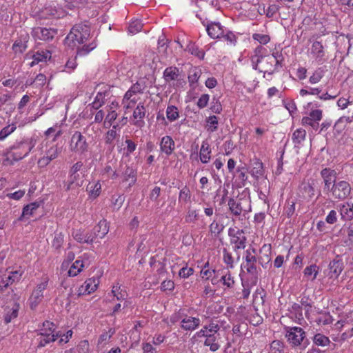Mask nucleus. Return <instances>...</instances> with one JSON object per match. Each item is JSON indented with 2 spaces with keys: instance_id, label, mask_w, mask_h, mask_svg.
<instances>
[{
  "instance_id": "obj_1",
  "label": "nucleus",
  "mask_w": 353,
  "mask_h": 353,
  "mask_svg": "<svg viewBox=\"0 0 353 353\" xmlns=\"http://www.w3.org/2000/svg\"><path fill=\"white\" fill-rule=\"evenodd\" d=\"M90 36V28L82 23L74 26L65 39V43L74 48L86 41Z\"/></svg>"
},
{
  "instance_id": "obj_2",
  "label": "nucleus",
  "mask_w": 353,
  "mask_h": 353,
  "mask_svg": "<svg viewBox=\"0 0 353 353\" xmlns=\"http://www.w3.org/2000/svg\"><path fill=\"white\" fill-rule=\"evenodd\" d=\"M257 248H252L248 249L245 252V263L241 265V268L246 270L249 274L250 283L251 285H256L258 281L259 270L256 265L258 261Z\"/></svg>"
},
{
  "instance_id": "obj_3",
  "label": "nucleus",
  "mask_w": 353,
  "mask_h": 353,
  "mask_svg": "<svg viewBox=\"0 0 353 353\" xmlns=\"http://www.w3.org/2000/svg\"><path fill=\"white\" fill-rule=\"evenodd\" d=\"M36 139L33 137L23 139L19 142L14 143L10 150L13 152H10L9 155L12 157L15 161H19L26 157L35 146Z\"/></svg>"
},
{
  "instance_id": "obj_4",
  "label": "nucleus",
  "mask_w": 353,
  "mask_h": 353,
  "mask_svg": "<svg viewBox=\"0 0 353 353\" xmlns=\"http://www.w3.org/2000/svg\"><path fill=\"white\" fill-rule=\"evenodd\" d=\"M288 341L292 346L303 345V348L307 345V340L305 339V332L301 327H291L286 328V335Z\"/></svg>"
},
{
  "instance_id": "obj_5",
  "label": "nucleus",
  "mask_w": 353,
  "mask_h": 353,
  "mask_svg": "<svg viewBox=\"0 0 353 353\" xmlns=\"http://www.w3.org/2000/svg\"><path fill=\"white\" fill-rule=\"evenodd\" d=\"M351 190V185L347 181L339 180L330 187L329 192L335 199L343 201L350 196Z\"/></svg>"
},
{
  "instance_id": "obj_6",
  "label": "nucleus",
  "mask_w": 353,
  "mask_h": 353,
  "mask_svg": "<svg viewBox=\"0 0 353 353\" xmlns=\"http://www.w3.org/2000/svg\"><path fill=\"white\" fill-rule=\"evenodd\" d=\"M228 204L231 213L235 216H240L243 212L246 213L251 210V206L247 199L236 200L230 198Z\"/></svg>"
},
{
  "instance_id": "obj_7",
  "label": "nucleus",
  "mask_w": 353,
  "mask_h": 353,
  "mask_svg": "<svg viewBox=\"0 0 353 353\" xmlns=\"http://www.w3.org/2000/svg\"><path fill=\"white\" fill-rule=\"evenodd\" d=\"M70 146L72 151L81 154L86 152L88 148L85 138L80 132H75L72 134Z\"/></svg>"
},
{
  "instance_id": "obj_8",
  "label": "nucleus",
  "mask_w": 353,
  "mask_h": 353,
  "mask_svg": "<svg viewBox=\"0 0 353 353\" xmlns=\"http://www.w3.org/2000/svg\"><path fill=\"white\" fill-rule=\"evenodd\" d=\"M336 172L330 168H324L321 171V176L323 180L324 187L323 191L329 192L330 187H332L334 183L336 181Z\"/></svg>"
},
{
  "instance_id": "obj_9",
  "label": "nucleus",
  "mask_w": 353,
  "mask_h": 353,
  "mask_svg": "<svg viewBox=\"0 0 353 353\" xmlns=\"http://www.w3.org/2000/svg\"><path fill=\"white\" fill-rule=\"evenodd\" d=\"M57 31L52 28L42 27L34 28L32 30V36L39 40L50 41L57 34Z\"/></svg>"
},
{
  "instance_id": "obj_10",
  "label": "nucleus",
  "mask_w": 353,
  "mask_h": 353,
  "mask_svg": "<svg viewBox=\"0 0 353 353\" xmlns=\"http://www.w3.org/2000/svg\"><path fill=\"white\" fill-rule=\"evenodd\" d=\"M316 182L314 180L303 182L299 186V194L307 200H310L316 194Z\"/></svg>"
},
{
  "instance_id": "obj_11",
  "label": "nucleus",
  "mask_w": 353,
  "mask_h": 353,
  "mask_svg": "<svg viewBox=\"0 0 353 353\" xmlns=\"http://www.w3.org/2000/svg\"><path fill=\"white\" fill-rule=\"evenodd\" d=\"M110 89L105 88L104 90H100L95 96L92 103H90L88 106H90L91 109L98 110L104 105L105 101L110 97Z\"/></svg>"
},
{
  "instance_id": "obj_12",
  "label": "nucleus",
  "mask_w": 353,
  "mask_h": 353,
  "mask_svg": "<svg viewBox=\"0 0 353 353\" xmlns=\"http://www.w3.org/2000/svg\"><path fill=\"white\" fill-rule=\"evenodd\" d=\"M99 279L97 278H90L86 280L84 283L79 287L78 290V296L83 294H89L94 292L99 285Z\"/></svg>"
},
{
  "instance_id": "obj_13",
  "label": "nucleus",
  "mask_w": 353,
  "mask_h": 353,
  "mask_svg": "<svg viewBox=\"0 0 353 353\" xmlns=\"http://www.w3.org/2000/svg\"><path fill=\"white\" fill-rule=\"evenodd\" d=\"M201 321L199 318L185 315L181 321V327L186 331L196 330L200 325Z\"/></svg>"
},
{
  "instance_id": "obj_14",
  "label": "nucleus",
  "mask_w": 353,
  "mask_h": 353,
  "mask_svg": "<svg viewBox=\"0 0 353 353\" xmlns=\"http://www.w3.org/2000/svg\"><path fill=\"white\" fill-rule=\"evenodd\" d=\"M145 116V108L142 103H139L133 112L134 125L142 128L145 125L143 119Z\"/></svg>"
},
{
  "instance_id": "obj_15",
  "label": "nucleus",
  "mask_w": 353,
  "mask_h": 353,
  "mask_svg": "<svg viewBox=\"0 0 353 353\" xmlns=\"http://www.w3.org/2000/svg\"><path fill=\"white\" fill-rule=\"evenodd\" d=\"M175 148V143L170 136H165L161 138L160 142V150L167 156H170Z\"/></svg>"
},
{
  "instance_id": "obj_16",
  "label": "nucleus",
  "mask_w": 353,
  "mask_h": 353,
  "mask_svg": "<svg viewBox=\"0 0 353 353\" xmlns=\"http://www.w3.org/2000/svg\"><path fill=\"white\" fill-rule=\"evenodd\" d=\"M270 250L271 244H263L262 248L259 250L257 249L258 261L263 267H264V265L268 263L271 260L270 256Z\"/></svg>"
},
{
  "instance_id": "obj_17",
  "label": "nucleus",
  "mask_w": 353,
  "mask_h": 353,
  "mask_svg": "<svg viewBox=\"0 0 353 353\" xmlns=\"http://www.w3.org/2000/svg\"><path fill=\"white\" fill-rule=\"evenodd\" d=\"M109 227L106 220H101L99 223L94 228V234L95 239H102L108 232ZM91 242L96 241L98 240L92 239Z\"/></svg>"
},
{
  "instance_id": "obj_18",
  "label": "nucleus",
  "mask_w": 353,
  "mask_h": 353,
  "mask_svg": "<svg viewBox=\"0 0 353 353\" xmlns=\"http://www.w3.org/2000/svg\"><path fill=\"white\" fill-rule=\"evenodd\" d=\"M206 30L208 35L212 39L221 38L224 31L221 23L217 22H212L208 24L206 26Z\"/></svg>"
},
{
  "instance_id": "obj_19",
  "label": "nucleus",
  "mask_w": 353,
  "mask_h": 353,
  "mask_svg": "<svg viewBox=\"0 0 353 353\" xmlns=\"http://www.w3.org/2000/svg\"><path fill=\"white\" fill-rule=\"evenodd\" d=\"M344 268L343 263L340 259H334L329 264L330 277L338 278Z\"/></svg>"
},
{
  "instance_id": "obj_20",
  "label": "nucleus",
  "mask_w": 353,
  "mask_h": 353,
  "mask_svg": "<svg viewBox=\"0 0 353 353\" xmlns=\"http://www.w3.org/2000/svg\"><path fill=\"white\" fill-rule=\"evenodd\" d=\"M341 219L344 221L353 219V203H346L339 205Z\"/></svg>"
},
{
  "instance_id": "obj_21",
  "label": "nucleus",
  "mask_w": 353,
  "mask_h": 353,
  "mask_svg": "<svg viewBox=\"0 0 353 353\" xmlns=\"http://www.w3.org/2000/svg\"><path fill=\"white\" fill-rule=\"evenodd\" d=\"M29 40L28 34H21L20 38L16 40L12 46V49L15 53H23L28 48L27 43Z\"/></svg>"
},
{
  "instance_id": "obj_22",
  "label": "nucleus",
  "mask_w": 353,
  "mask_h": 353,
  "mask_svg": "<svg viewBox=\"0 0 353 353\" xmlns=\"http://www.w3.org/2000/svg\"><path fill=\"white\" fill-rule=\"evenodd\" d=\"M123 181L128 182L129 186L133 185L137 181V170L131 166H126L122 173Z\"/></svg>"
},
{
  "instance_id": "obj_23",
  "label": "nucleus",
  "mask_w": 353,
  "mask_h": 353,
  "mask_svg": "<svg viewBox=\"0 0 353 353\" xmlns=\"http://www.w3.org/2000/svg\"><path fill=\"white\" fill-rule=\"evenodd\" d=\"M282 59V54L279 52L273 53L272 56H268L265 60L268 63L270 64V67L267 68L265 72H274L277 66H281L280 62Z\"/></svg>"
},
{
  "instance_id": "obj_24",
  "label": "nucleus",
  "mask_w": 353,
  "mask_h": 353,
  "mask_svg": "<svg viewBox=\"0 0 353 353\" xmlns=\"http://www.w3.org/2000/svg\"><path fill=\"white\" fill-rule=\"evenodd\" d=\"M179 76L180 72L179 68L176 67H168L163 72V78L165 81L167 83L179 80Z\"/></svg>"
},
{
  "instance_id": "obj_25",
  "label": "nucleus",
  "mask_w": 353,
  "mask_h": 353,
  "mask_svg": "<svg viewBox=\"0 0 353 353\" xmlns=\"http://www.w3.org/2000/svg\"><path fill=\"white\" fill-rule=\"evenodd\" d=\"M39 334L41 336V338L38 344V347H43L48 343L55 341L57 338L61 336V334L59 333L50 335V333L46 332V331L41 332Z\"/></svg>"
},
{
  "instance_id": "obj_26",
  "label": "nucleus",
  "mask_w": 353,
  "mask_h": 353,
  "mask_svg": "<svg viewBox=\"0 0 353 353\" xmlns=\"http://www.w3.org/2000/svg\"><path fill=\"white\" fill-rule=\"evenodd\" d=\"M211 148L207 141L202 142L200 149V160L203 163H207L210 159Z\"/></svg>"
},
{
  "instance_id": "obj_27",
  "label": "nucleus",
  "mask_w": 353,
  "mask_h": 353,
  "mask_svg": "<svg viewBox=\"0 0 353 353\" xmlns=\"http://www.w3.org/2000/svg\"><path fill=\"white\" fill-rule=\"evenodd\" d=\"M118 125H113L112 129L109 130L104 135V141L105 144L114 148V141L119 137V134L117 132Z\"/></svg>"
},
{
  "instance_id": "obj_28",
  "label": "nucleus",
  "mask_w": 353,
  "mask_h": 353,
  "mask_svg": "<svg viewBox=\"0 0 353 353\" xmlns=\"http://www.w3.org/2000/svg\"><path fill=\"white\" fill-rule=\"evenodd\" d=\"M33 61L30 63L31 67L39 63V62L46 61L48 59L51 58V53L48 50H42L41 52H36L33 56Z\"/></svg>"
},
{
  "instance_id": "obj_29",
  "label": "nucleus",
  "mask_w": 353,
  "mask_h": 353,
  "mask_svg": "<svg viewBox=\"0 0 353 353\" xmlns=\"http://www.w3.org/2000/svg\"><path fill=\"white\" fill-rule=\"evenodd\" d=\"M47 285L48 281L42 282L37 285V288L33 291L31 299L34 301V306L37 305V301L43 297V291L46 288Z\"/></svg>"
},
{
  "instance_id": "obj_30",
  "label": "nucleus",
  "mask_w": 353,
  "mask_h": 353,
  "mask_svg": "<svg viewBox=\"0 0 353 353\" xmlns=\"http://www.w3.org/2000/svg\"><path fill=\"white\" fill-rule=\"evenodd\" d=\"M80 175L79 173L69 172V177L66 190H69L74 187L78 188L82 185V183H79Z\"/></svg>"
},
{
  "instance_id": "obj_31",
  "label": "nucleus",
  "mask_w": 353,
  "mask_h": 353,
  "mask_svg": "<svg viewBox=\"0 0 353 353\" xmlns=\"http://www.w3.org/2000/svg\"><path fill=\"white\" fill-rule=\"evenodd\" d=\"M323 46L320 41H314L311 48V53L316 59H321L324 56Z\"/></svg>"
},
{
  "instance_id": "obj_32",
  "label": "nucleus",
  "mask_w": 353,
  "mask_h": 353,
  "mask_svg": "<svg viewBox=\"0 0 353 353\" xmlns=\"http://www.w3.org/2000/svg\"><path fill=\"white\" fill-rule=\"evenodd\" d=\"M250 172L252 176L256 179H259V177L262 176L264 174L263 163L258 160L254 161L252 165Z\"/></svg>"
},
{
  "instance_id": "obj_33",
  "label": "nucleus",
  "mask_w": 353,
  "mask_h": 353,
  "mask_svg": "<svg viewBox=\"0 0 353 353\" xmlns=\"http://www.w3.org/2000/svg\"><path fill=\"white\" fill-rule=\"evenodd\" d=\"M84 261L82 260H77L70 268L68 272L69 276H75L82 271L83 268L85 266Z\"/></svg>"
},
{
  "instance_id": "obj_34",
  "label": "nucleus",
  "mask_w": 353,
  "mask_h": 353,
  "mask_svg": "<svg viewBox=\"0 0 353 353\" xmlns=\"http://www.w3.org/2000/svg\"><path fill=\"white\" fill-rule=\"evenodd\" d=\"M101 188V184L98 181L95 183H89L87 186V191L91 197L95 199L100 194Z\"/></svg>"
},
{
  "instance_id": "obj_35",
  "label": "nucleus",
  "mask_w": 353,
  "mask_h": 353,
  "mask_svg": "<svg viewBox=\"0 0 353 353\" xmlns=\"http://www.w3.org/2000/svg\"><path fill=\"white\" fill-rule=\"evenodd\" d=\"M166 117L170 122H173L178 119L179 117L178 108L174 105H168L166 109Z\"/></svg>"
},
{
  "instance_id": "obj_36",
  "label": "nucleus",
  "mask_w": 353,
  "mask_h": 353,
  "mask_svg": "<svg viewBox=\"0 0 353 353\" xmlns=\"http://www.w3.org/2000/svg\"><path fill=\"white\" fill-rule=\"evenodd\" d=\"M270 353H288L284 344L280 341H274L270 345Z\"/></svg>"
},
{
  "instance_id": "obj_37",
  "label": "nucleus",
  "mask_w": 353,
  "mask_h": 353,
  "mask_svg": "<svg viewBox=\"0 0 353 353\" xmlns=\"http://www.w3.org/2000/svg\"><path fill=\"white\" fill-rule=\"evenodd\" d=\"M313 342L318 346H326L330 344V341L328 337L318 333L314 336Z\"/></svg>"
},
{
  "instance_id": "obj_38",
  "label": "nucleus",
  "mask_w": 353,
  "mask_h": 353,
  "mask_svg": "<svg viewBox=\"0 0 353 353\" xmlns=\"http://www.w3.org/2000/svg\"><path fill=\"white\" fill-rule=\"evenodd\" d=\"M306 132L303 129L296 130L292 134V140L295 144H301L305 140Z\"/></svg>"
},
{
  "instance_id": "obj_39",
  "label": "nucleus",
  "mask_w": 353,
  "mask_h": 353,
  "mask_svg": "<svg viewBox=\"0 0 353 353\" xmlns=\"http://www.w3.org/2000/svg\"><path fill=\"white\" fill-rule=\"evenodd\" d=\"M40 203L39 202H33L26 205L22 212V216H31L34 214V212L39 207Z\"/></svg>"
},
{
  "instance_id": "obj_40",
  "label": "nucleus",
  "mask_w": 353,
  "mask_h": 353,
  "mask_svg": "<svg viewBox=\"0 0 353 353\" xmlns=\"http://www.w3.org/2000/svg\"><path fill=\"white\" fill-rule=\"evenodd\" d=\"M319 272V268L316 265H311L310 266H307L304 270V274L305 276L310 277L312 281H314L318 274Z\"/></svg>"
},
{
  "instance_id": "obj_41",
  "label": "nucleus",
  "mask_w": 353,
  "mask_h": 353,
  "mask_svg": "<svg viewBox=\"0 0 353 353\" xmlns=\"http://www.w3.org/2000/svg\"><path fill=\"white\" fill-rule=\"evenodd\" d=\"M19 305H15L10 311H8L4 316V321L6 324L11 322V321L18 316Z\"/></svg>"
},
{
  "instance_id": "obj_42",
  "label": "nucleus",
  "mask_w": 353,
  "mask_h": 353,
  "mask_svg": "<svg viewBox=\"0 0 353 353\" xmlns=\"http://www.w3.org/2000/svg\"><path fill=\"white\" fill-rule=\"evenodd\" d=\"M97 44L94 41L90 43L88 45H84L81 48H78L77 54L80 56L85 55L94 50Z\"/></svg>"
},
{
  "instance_id": "obj_43",
  "label": "nucleus",
  "mask_w": 353,
  "mask_h": 353,
  "mask_svg": "<svg viewBox=\"0 0 353 353\" xmlns=\"http://www.w3.org/2000/svg\"><path fill=\"white\" fill-rule=\"evenodd\" d=\"M323 76L324 70L323 68H319L314 72L313 74L310 77L309 81L312 84L317 83L321 81Z\"/></svg>"
},
{
  "instance_id": "obj_44",
  "label": "nucleus",
  "mask_w": 353,
  "mask_h": 353,
  "mask_svg": "<svg viewBox=\"0 0 353 353\" xmlns=\"http://www.w3.org/2000/svg\"><path fill=\"white\" fill-rule=\"evenodd\" d=\"M220 281L228 288H232L234 284V279L229 270H227V272L221 277Z\"/></svg>"
},
{
  "instance_id": "obj_45",
  "label": "nucleus",
  "mask_w": 353,
  "mask_h": 353,
  "mask_svg": "<svg viewBox=\"0 0 353 353\" xmlns=\"http://www.w3.org/2000/svg\"><path fill=\"white\" fill-rule=\"evenodd\" d=\"M207 123H208V131H210L211 132H214L218 128V118L214 116H210L207 119Z\"/></svg>"
},
{
  "instance_id": "obj_46",
  "label": "nucleus",
  "mask_w": 353,
  "mask_h": 353,
  "mask_svg": "<svg viewBox=\"0 0 353 353\" xmlns=\"http://www.w3.org/2000/svg\"><path fill=\"white\" fill-rule=\"evenodd\" d=\"M191 192L188 186H184L179 192V200L186 203L190 200Z\"/></svg>"
},
{
  "instance_id": "obj_47",
  "label": "nucleus",
  "mask_w": 353,
  "mask_h": 353,
  "mask_svg": "<svg viewBox=\"0 0 353 353\" xmlns=\"http://www.w3.org/2000/svg\"><path fill=\"white\" fill-rule=\"evenodd\" d=\"M201 70L198 68H194L190 70V74L188 75V81L192 85V83H196L201 76Z\"/></svg>"
},
{
  "instance_id": "obj_48",
  "label": "nucleus",
  "mask_w": 353,
  "mask_h": 353,
  "mask_svg": "<svg viewBox=\"0 0 353 353\" xmlns=\"http://www.w3.org/2000/svg\"><path fill=\"white\" fill-rule=\"evenodd\" d=\"M142 23L139 20H134L131 22L129 26L128 30L129 32L132 34H136L140 32L142 29Z\"/></svg>"
},
{
  "instance_id": "obj_49",
  "label": "nucleus",
  "mask_w": 353,
  "mask_h": 353,
  "mask_svg": "<svg viewBox=\"0 0 353 353\" xmlns=\"http://www.w3.org/2000/svg\"><path fill=\"white\" fill-rule=\"evenodd\" d=\"M16 129V126L12 124L11 125H8L3 128L0 131V140L4 139L6 137H7L9 134H10L12 132H13Z\"/></svg>"
},
{
  "instance_id": "obj_50",
  "label": "nucleus",
  "mask_w": 353,
  "mask_h": 353,
  "mask_svg": "<svg viewBox=\"0 0 353 353\" xmlns=\"http://www.w3.org/2000/svg\"><path fill=\"white\" fill-rule=\"evenodd\" d=\"M125 143L126 144V148H124L125 154V156H129L136 150L137 144L131 139H126Z\"/></svg>"
},
{
  "instance_id": "obj_51",
  "label": "nucleus",
  "mask_w": 353,
  "mask_h": 353,
  "mask_svg": "<svg viewBox=\"0 0 353 353\" xmlns=\"http://www.w3.org/2000/svg\"><path fill=\"white\" fill-rule=\"evenodd\" d=\"M117 116L118 114L115 110H108V113L105 118L104 124H108L109 127L111 126L113 122L117 119Z\"/></svg>"
},
{
  "instance_id": "obj_52",
  "label": "nucleus",
  "mask_w": 353,
  "mask_h": 353,
  "mask_svg": "<svg viewBox=\"0 0 353 353\" xmlns=\"http://www.w3.org/2000/svg\"><path fill=\"white\" fill-rule=\"evenodd\" d=\"M61 152V149L57 146L51 147L46 152V156L50 159V160H53L56 159L59 154Z\"/></svg>"
},
{
  "instance_id": "obj_53",
  "label": "nucleus",
  "mask_w": 353,
  "mask_h": 353,
  "mask_svg": "<svg viewBox=\"0 0 353 353\" xmlns=\"http://www.w3.org/2000/svg\"><path fill=\"white\" fill-rule=\"evenodd\" d=\"M55 330V325L50 321H46L43 323V327L40 330V332H46L50 333V335L53 334Z\"/></svg>"
},
{
  "instance_id": "obj_54",
  "label": "nucleus",
  "mask_w": 353,
  "mask_h": 353,
  "mask_svg": "<svg viewBox=\"0 0 353 353\" xmlns=\"http://www.w3.org/2000/svg\"><path fill=\"white\" fill-rule=\"evenodd\" d=\"M223 261L226 263L230 268L234 267L233 265V258L232 254L227 250L226 248L223 249Z\"/></svg>"
},
{
  "instance_id": "obj_55",
  "label": "nucleus",
  "mask_w": 353,
  "mask_h": 353,
  "mask_svg": "<svg viewBox=\"0 0 353 353\" xmlns=\"http://www.w3.org/2000/svg\"><path fill=\"white\" fill-rule=\"evenodd\" d=\"M114 296L117 298V300H124L127 296L126 292L120 290V288L113 287L112 290Z\"/></svg>"
},
{
  "instance_id": "obj_56",
  "label": "nucleus",
  "mask_w": 353,
  "mask_h": 353,
  "mask_svg": "<svg viewBox=\"0 0 353 353\" xmlns=\"http://www.w3.org/2000/svg\"><path fill=\"white\" fill-rule=\"evenodd\" d=\"M249 283H250V278L248 279L247 281H242V285L243 287V290L242 291V295H243V299L248 298V296L250 294V288L253 286V285H251L250 284H249Z\"/></svg>"
},
{
  "instance_id": "obj_57",
  "label": "nucleus",
  "mask_w": 353,
  "mask_h": 353,
  "mask_svg": "<svg viewBox=\"0 0 353 353\" xmlns=\"http://www.w3.org/2000/svg\"><path fill=\"white\" fill-rule=\"evenodd\" d=\"M302 123L303 125H310L314 130H316L319 127V123L312 119L310 117H304L302 119Z\"/></svg>"
},
{
  "instance_id": "obj_58",
  "label": "nucleus",
  "mask_w": 353,
  "mask_h": 353,
  "mask_svg": "<svg viewBox=\"0 0 353 353\" xmlns=\"http://www.w3.org/2000/svg\"><path fill=\"white\" fill-rule=\"evenodd\" d=\"M210 96L208 94H203L201 96L197 101V105L199 108H204L208 105Z\"/></svg>"
},
{
  "instance_id": "obj_59",
  "label": "nucleus",
  "mask_w": 353,
  "mask_h": 353,
  "mask_svg": "<svg viewBox=\"0 0 353 353\" xmlns=\"http://www.w3.org/2000/svg\"><path fill=\"white\" fill-rule=\"evenodd\" d=\"M135 95V93H133L131 92V89L130 88L126 93L125 94L123 99V103H125V102L130 101L132 102V104H135L137 103V99L133 96Z\"/></svg>"
},
{
  "instance_id": "obj_60",
  "label": "nucleus",
  "mask_w": 353,
  "mask_h": 353,
  "mask_svg": "<svg viewBox=\"0 0 353 353\" xmlns=\"http://www.w3.org/2000/svg\"><path fill=\"white\" fill-rule=\"evenodd\" d=\"M337 213L335 210H331L325 218V221L329 224H334L337 221Z\"/></svg>"
},
{
  "instance_id": "obj_61",
  "label": "nucleus",
  "mask_w": 353,
  "mask_h": 353,
  "mask_svg": "<svg viewBox=\"0 0 353 353\" xmlns=\"http://www.w3.org/2000/svg\"><path fill=\"white\" fill-rule=\"evenodd\" d=\"M253 38L255 40H257L260 43L266 44L268 43L270 39L268 35L261 34H254L253 35Z\"/></svg>"
},
{
  "instance_id": "obj_62",
  "label": "nucleus",
  "mask_w": 353,
  "mask_h": 353,
  "mask_svg": "<svg viewBox=\"0 0 353 353\" xmlns=\"http://www.w3.org/2000/svg\"><path fill=\"white\" fill-rule=\"evenodd\" d=\"M221 38H223L224 40L230 42V43L235 44L236 36L230 31H228L226 34L223 33V35L221 36Z\"/></svg>"
},
{
  "instance_id": "obj_63",
  "label": "nucleus",
  "mask_w": 353,
  "mask_h": 353,
  "mask_svg": "<svg viewBox=\"0 0 353 353\" xmlns=\"http://www.w3.org/2000/svg\"><path fill=\"white\" fill-rule=\"evenodd\" d=\"M194 272V270L192 268H188L187 267L182 268L179 272L180 277L188 278L192 275Z\"/></svg>"
},
{
  "instance_id": "obj_64",
  "label": "nucleus",
  "mask_w": 353,
  "mask_h": 353,
  "mask_svg": "<svg viewBox=\"0 0 353 353\" xmlns=\"http://www.w3.org/2000/svg\"><path fill=\"white\" fill-rule=\"evenodd\" d=\"M21 276V273H19V271H14L11 272V274L8 276L6 281H8L10 284L19 281Z\"/></svg>"
}]
</instances>
